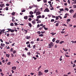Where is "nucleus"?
<instances>
[{
    "label": "nucleus",
    "instance_id": "f257e3e1",
    "mask_svg": "<svg viewBox=\"0 0 76 76\" xmlns=\"http://www.w3.org/2000/svg\"><path fill=\"white\" fill-rule=\"evenodd\" d=\"M48 46L49 47H48L47 48H52V47H53L54 46V43L53 42H51L48 45Z\"/></svg>",
    "mask_w": 76,
    "mask_h": 76
},
{
    "label": "nucleus",
    "instance_id": "f03ea898",
    "mask_svg": "<svg viewBox=\"0 0 76 76\" xmlns=\"http://www.w3.org/2000/svg\"><path fill=\"white\" fill-rule=\"evenodd\" d=\"M31 38V36H26V37L25 38L26 39H30Z\"/></svg>",
    "mask_w": 76,
    "mask_h": 76
},
{
    "label": "nucleus",
    "instance_id": "7ed1b4c3",
    "mask_svg": "<svg viewBox=\"0 0 76 76\" xmlns=\"http://www.w3.org/2000/svg\"><path fill=\"white\" fill-rule=\"evenodd\" d=\"M44 12H50V10L48 9V8H47L45 9L44 10Z\"/></svg>",
    "mask_w": 76,
    "mask_h": 76
},
{
    "label": "nucleus",
    "instance_id": "20e7f679",
    "mask_svg": "<svg viewBox=\"0 0 76 76\" xmlns=\"http://www.w3.org/2000/svg\"><path fill=\"white\" fill-rule=\"evenodd\" d=\"M41 15V12L40 11H37L36 12V15L37 16V15Z\"/></svg>",
    "mask_w": 76,
    "mask_h": 76
},
{
    "label": "nucleus",
    "instance_id": "39448f33",
    "mask_svg": "<svg viewBox=\"0 0 76 76\" xmlns=\"http://www.w3.org/2000/svg\"><path fill=\"white\" fill-rule=\"evenodd\" d=\"M38 76H41V75H42L43 73H42L41 71H39L38 72Z\"/></svg>",
    "mask_w": 76,
    "mask_h": 76
},
{
    "label": "nucleus",
    "instance_id": "423d86ee",
    "mask_svg": "<svg viewBox=\"0 0 76 76\" xmlns=\"http://www.w3.org/2000/svg\"><path fill=\"white\" fill-rule=\"evenodd\" d=\"M36 45H34L33 46V49L34 50H36Z\"/></svg>",
    "mask_w": 76,
    "mask_h": 76
},
{
    "label": "nucleus",
    "instance_id": "0eeeda50",
    "mask_svg": "<svg viewBox=\"0 0 76 76\" xmlns=\"http://www.w3.org/2000/svg\"><path fill=\"white\" fill-rule=\"evenodd\" d=\"M12 70H16V67L13 66L12 67Z\"/></svg>",
    "mask_w": 76,
    "mask_h": 76
},
{
    "label": "nucleus",
    "instance_id": "6e6552de",
    "mask_svg": "<svg viewBox=\"0 0 76 76\" xmlns=\"http://www.w3.org/2000/svg\"><path fill=\"white\" fill-rule=\"evenodd\" d=\"M1 47H3L5 46V44H3V43H1Z\"/></svg>",
    "mask_w": 76,
    "mask_h": 76
},
{
    "label": "nucleus",
    "instance_id": "1a4fd4ad",
    "mask_svg": "<svg viewBox=\"0 0 76 76\" xmlns=\"http://www.w3.org/2000/svg\"><path fill=\"white\" fill-rule=\"evenodd\" d=\"M70 13H72L74 12V10H71L69 11Z\"/></svg>",
    "mask_w": 76,
    "mask_h": 76
},
{
    "label": "nucleus",
    "instance_id": "9d476101",
    "mask_svg": "<svg viewBox=\"0 0 76 76\" xmlns=\"http://www.w3.org/2000/svg\"><path fill=\"white\" fill-rule=\"evenodd\" d=\"M27 47H28V48H31V45H30V44L27 45Z\"/></svg>",
    "mask_w": 76,
    "mask_h": 76
},
{
    "label": "nucleus",
    "instance_id": "9b49d317",
    "mask_svg": "<svg viewBox=\"0 0 76 76\" xmlns=\"http://www.w3.org/2000/svg\"><path fill=\"white\" fill-rule=\"evenodd\" d=\"M50 34L52 35V36H53V35H54L55 34H56V33H54L53 32H52L50 33Z\"/></svg>",
    "mask_w": 76,
    "mask_h": 76
},
{
    "label": "nucleus",
    "instance_id": "f8f14e48",
    "mask_svg": "<svg viewBox=\"0 0 76 76\" xmlns=\"http://www.w3.org/2000/svg\"><path fill=\"white\" fill-rule=\"evenodd\" d=\"M38 8H37V9H35V11L34 12V13H36V12H37V11H38Z\"/></svg>",
    "mask_w": 76,
    "mask_h": 76
},
{
    "label": "nucleus",
    "instance_id": "ddd939ff",
    "mask_svg": "<svg viewBox=\"0 0 76 76\" xmlns=\"http://www.w3.org/2000/svg\"><path fill=\"white\" fill-rule=\"evenodd\" d=\"M29 13L30 15H33V14H34V12L31 11Z\"/></svg>",
    "mask_w": 76,
    "mask_h": 76
},
{
    "label": "nucleus",
    "instance_id": "4468645a",
    "mask_svg": "<svg viewBox=\"0 0 76 76\" xmlns=\"http://www.w3.org/2000/svg\"><path fill=\"white\" fill-rule=\"evenodd\" d=\"M41 18V16L40 15H39L37 16V19H39V18Z\"/></svg>",
    "mask_w": 76,
    "mask_h": 76
},
{
    "label": "nucleus",
    "instance_id": "2eb2a0df",
    "mask_svg": "<svg viewBox=\"0 0 76 76\" xmlns=\"http://www.w3.org/2000/svg\"><path fill=\"white\" fill-rule=\"evenodd\" d=\"M4 6V4H1L0 5V6L1 8L3 7Z\"/></svg>",
    "mask_w": 76,
    "mask_h": 76
},
{
    "label": "nucleus",
    "instance_id": "dca6fc26",
    "mask_svg": "<svg viewBox=\"0 0 76 76\" xmlns=\"http://www.w3.org/2000/svg\"><path fill=\"white\" fill-rule=\"evenodd\" d=\"M6 57H8L9 58L10 57V55L8 54H6Z\"/></svg>",
    "mask_w": 76,
    "mask_h": 76
},
{
    "label": "nucleus",
    "instance_id": "f3484780",
    "mask_svg": "<svg viewBox=\"0 0 76 76\" xmlns=\"http://www.w3.org/2000/svg\"><path fill=\"white\" fill-rule=\"evenodd\" d=\"M28 18H34V15H31L28 16Z\"/></svg>",
    "mask_w": 76,
    "mask_h": 76
},
{
    "label": "nucleus",
    "instance_id": "a211bd4d",
    "mask_svg": "<svg viewBox=\"0 0 76 76\" xmlns=\"http://www.w3.org/2000/svg\"><path fill=\"white\" fill-rule=\"evenodd\" d=\"M28 26H30V27H32V24H31V23H28Z\"/></svg>",
    "mask_w": 76,
    "mask_h": 76
},
{
    "label": "nucleus",
    "instance_id": "6ab92c4d",
    "mask_svg": "<svg viewBox=\"0 0 76 76\" xmlns=\"http://www.w3.org/2000/svg\"><path fill=\"white\" fill-rule=\"evenodd\" d=\"M63 50H64V51H65V52H67V50H68V49H64V48H63Z\"/></svg>",
    "mask_w": 76,
    "mask_h": 76
},
{
    "label": "nucleus",
    "instance_id": "aec40b11",
    "mask_svg": "<svg viewBox=\"0 0 76 76\" xmlns=\"http://www.w3.org/2000/svg\"><path fill=\"white\" fill-rule=\"evenodd\" d=\"M58 25H59V23L58 22L57 23H56V26H58Z\"/></svg>",
    "mask_w": 76,
    "mask_h": 76
},
{
    "label": "nucleus",
    "instance_id": "412c9836",
    "mask_svg": "<svg viewBox=\"0 0 76 76\" xmlns=\"http://www.w3.org/2000/svg\"><path fill=\"white\" fill-rule=\"evenodd\" d=\"M60 42V40H57L56 41V43H57V44H58Z\"/></svg>",
    "mask_w": 76,
    "mask_h": 76
},
{
    "label": "nucleus",
    "instance_id": "4be33fe9",
    "mask_svg": "<svg viewBox=\"0 0 76 76\" xmlns=\"http://www.w3.org/2000/svg\"><path fill=\"white\" fill-rule=\"evenodd\" d=\"M32 23H33V25H35V23H36V22L33 21H32Z\"/></svg>",
    "mask_w": 76,
    "mask_h": 76
},
{
    "label": "nucleus",
    "instance_id": "5701e85b",
    "mask_svg": "<svg viewBox=\"0 0 76 76\" xmlns=\"http://www.w3.org/2000/svg\"><path fill=\"white\" fill-rule=\"evenodd\" d=\"M43 36H44V34H41L39 36V37H43Z\"/></svg>",
    "mask_w": 76,
    "mask_h": 76
},
{
    "label": "nucleus",
    "instance_id": "b1692460",
    "mask_svg": "<svg viewBox=\"0 0 76 76\" xmlns=\"http://www.w3.org/2000/svg\"><path fill=\"white\" fill-rule=\"evenodd\" d=\"M24 19H28V16H26L24 17Z\"/></svg>",
    "mask_w": 76,
    "mask_h": 76
},
{
    "label": "nucleus",
    "instance_id": "393cba45",
    "mask_svg": "<svg viewBox=\"0 0 76 76\" xmlns=\"http://www.w3.org/2000/svg\"><path fill=\"white\" fill-rule=\"evenodd\" d=\"M11 15H12V16H14V15H15V12H13L12 13H11Z\"/></svg>",
    "mask_w": 76,
    "mask_h": 76
},
{
    "label": "nucleus",
    "instance_id": "a878e982",
    "mask_svg": "<svg viewBox=\"0 0 76 76\" xmlns=\"http://www.w3.org/2000/svg\"><path fill=\"white\" fill-rule=\"evenodd\" d=\"M64 41H61L60 42L59 44H61L62 43H64Z\"/></svg>",
    "mask_w": 76,
    "mask_h": 76
},
{
    "label": "nucleus",
    "instance_id": "bb28decb",
    "mask_svg": "<svg viewBox=\"0 0 76 76\" xmlns=\"http://www.w3.org/2000/svg\"><path fill=\"white\" fill-rule=\"evenodd\" d=\"M4 31H5V29H3L1 31V32H4Z\"/></svg>",
    "mask_w": 76,
    "mask_h": 76
},
{
    "label": "nucleus",
    "instance_id": "cd10ccee",
    "mask_svg": "<svg viewBox=\"0 0 76 76\" xmlns=\"http://www.w3.org/2000/svg\"><path fill=\"white\" fill-rule=\"evenodd\" d=\"M41 68V66H40L39 67V68H38V72L39 70V69Z\"/></svg>",
    "mask_w": 76,
    "mask_h": 76
},
{
    "label": "nucleus",
    "instance_id": "c85d7f7f",
    "mask_svg": "<svg viewBox=\"0 0 76 76\" xmlns=\"http://www.w3.org/2000/svg\"><path fill=\"white\" fill-rule=\"evenodd\" d=\"M10 26H13L14 25V24H13V23H11L10 24Z\"/></svg>",
    "mask_w": 76,
    "mask_h": 76
},
{
    "label": "nucleus",
    "instance_id": "c756f323",
    "mask_svg": "<svg viewBox=\"0 0 76 76\" xmlns=\"http://www.w3.org/2000/svg\"><path fill=\"white\" fill-rule=\"evenodd\" d=\"M43 28L42 27H40L39 28V31H41L42 29Z\"/></svg>",
    "mask_w": 76,
    "mask_h": 76
},
{
    "label": "nucleus",
    "instance_id": "7c9ffc66",
    "mask_svg": "<svg viewBox=\"0 0 76 76\" xmlns=\"http://www.w3.org/2000/svg\"><path fill=\"white\" fill-rule=\"evenodd\" d=\"M41 32H40V31H38L37 32V33L38 34H39V35L41 34Z\"/></svg>",
    "mask_w": 76,
    "mask_h": 76
},
{
    "label": "nucleus",
    "instance_id": "2f4dec72",
    "mask_svg": "<svg viewBox=\"0 0 76 76\" xmlns=\"http://www.w3.org/2000/svg\"><path fill=\"white\" fill-rule=\"evenodd\" d=\"M7 30H8V31L9 32H10V31H11V28H7Z\"/></svg>",
    "mask_w": 76,
    "mask_h": 76
},
{
    "label": "nucleus",
    "instance_id": "473e14b6",
    "mask_svg": "<svg viewBox=\"0 0 76 76\" xmlns=\"http://www.w3.org/2000/svg\"><path fill=\"white\" fill-rule=\"evenodd\" d=\"M22 56L23 57H26V55L24 54V53H23Z\"/></svg>",
    "mask_w": 76,
    "mask_h": 76
},
{
    "label": "nucleus",
    "instance_id": "72a5a7b5",
    "mask_svg": "<svg viewBox=\"0 0 76 76\" xmlns=\"http://www.w3.org/2000/svg\"><path fill=\"white\" fill-rule=\"evenodd\" d=\"M59 10H60V11H61V12H62V11H63L64 10V9L63 8H62V9H60Z\"/></svg>",
    "mask_w": 76,
    "mask_h": 76
},
{
    "label": "nucleus",
    "instance_id": "f704fd0d",
    "mask_svg": "<svg viewBox=\"0 0 76 76\" xmlns=\"http://www.w3.org/2000/svg\"><path fill=\"white\" fill-rule=\"evenodd\" d=\"M45 73H47V72H48V70H45Z\"/></svg>",
    "mask_w": 76,
    "mask_h": 76
},
{
    "label": "nucleus",
    "instance_id": "c9c22d12",
    "mask_svg": "<svg viewBox=\"0 0 76 76\" xmlns=\"http://www.w3.org/2000/svg\"><path fill=\"white\" fill-rule=\"evenodd\" d=\"M41 21L40 20H39L37 22V23H41Z\"/></svg>",
    "mask_w": 76,
    "mask_h": 76
},
{
    "label": "nucleus",
    "instance_id": "e433bc0d",
    "mask_svg": "<svg viewBox=\"0 0 76 76\" xmlns=\"http://www.w3.org/2000/svg\"><path fill=\"white\" fill-rule=\"evenodd\" d=\"M28 56H31V52H28L27 53Z\"/></svg>",
    "mask_w": 76,
    "mask_h": 76
},
{
    "label": "nucleus",
    "instance_id": "4c0bfd02",
    "mask_svg": "<svg viewBox=\"0 0 76 76\" xmlns=\"http://www.w3.org/2000/svg\"><path fill=\"white\" fill-rule=\"evenodd\" d=\"M11 62H9L7 63V65H10Z\"/></svg>",
    "mask_w": 76,
    "mask_h": 76
},
{
    "label": "nucleus",
    "instance_id": "58836bf2",
    "mask_svg": "<svg viewBox=\"0 0 76 76\" xmlns=\"http://www.w3.org/2000/svg\"><path fill=\"white\" fill-rule=\"evenodd\" d=\"M50 9L51 10H54V7H52L51 8H50Z\"/></svg>",
    "mask_w": 76,
    "mask_h": 76
},
{
    "label": "nucleus",
    "instance_id": "ea45409f",
    "mask_svg": "<svg viewBox=\"0 0 76 76\" xmlns=\"http://www.w3.org/2000/svg\"><path fill=\"white\" fill-rule=\"evenodd\" d=\"M14 30H13V29H11V32H12V33H13V32H14Z\"/></svg>",
    "mask_w": 76,
    "mask_h": 76
},
{
    "label": "nucleus",
    "instance_id": "a19ab883",
    "mask_svg": "<svg viewBox=\"0 0 76 76\" xmlns=\"http://www.w3.org/2000/svg\"><path fill=\"white\" fill-rule=\"evenodd\" d=\"M41 18H45V15H42V17H41Z\"/></svg>",
    "mask_w": 76,
    "mask_h": 76
},
{
    "label": "nucleus",
    "instance_id": "79ce46f5",
    "mask_svg": "<svg viewBox=\"0 0 76 76\" xmlns=\"http://www.w3.org/2000/svg\"><path fill=\"white\" fill-rule=\"evenodd\" d=\"M50 22H54V19H51Z\"/></svg>",
    "mask_w": 76,
    "mask_h": 76
},
{
    "label": "nucleus",
    "instance_id": "37998d69",
    "mask_svg": "<svg viewBox=\"0 0 76 76\" xmlns=\"http://www.w3.org/2000/svg\"><path fill=\"white\" fill-rule=\"evenodd\" d=\"M6 10H9V7H7L5 8Z\"/></svg>",
    "mask_w": 76,
    "mask_h": 76
},
{
    "label": "nucleus",
    "instance_id": "c03bdc74",
    "mask_svg": "<svg viewBox=\"0 0 76 76\" xmlns=\"http://www.w3.org/2000/svg\"><path fill=\"white\" fill-rule=\"evenodd\" d=\"M56 20H58V16H56Z\"/></svg>",
    "mask_w": 76,
    "mask_h": 76
},
{
    "label": "nucleus",
    "instance_id": "a18cd8bd",
    "mask_svg": "<svg viewBox=\"0 0 76 76\" xmlns=\"http://www.w3.org/2000/svg\"><path fill=\"white\" fill-rule=\"evenodd\" d=\"M13 48H11V51H10V52H13Z\"/></svg>",
    "mask_w": 76,
    "mask_h": 76
},
{
    "label": "nucleus",
    "instance_id": "49530a36",
    "mask_svg": "<svg viewBox=\"0 0 76 76\" xmlns=\"http://www.w3.org/2000/svg\"><path fill=\"white\" fill-rule=\"evenodd\" d=\"M55 39H56V38H54L53 39H52V41L53 42H55Z\"/></svg>",
    "mask_w": 76,
    "mask_h": 76
},
{
    "label": "nucleus",
    "instance_id": "de8ad7c7",
    "mask_svg": "<svg viewBox=\"0 0 76 76\" xmlns=\"http://www.w3.org/2000/svg\"><path fill=\"white\" fill-rule=\"evenodd\" d=\"M33 6H34V7H38V6L37 5H33Z\"/></svg>",
    "mask_w": 76,
    "mask_h": 76
},
{
    "label": "nucleus",
    "instance_id": "09e8293b",
    "mask_svg": "<svg viewBox=\"0 0 76 76\" xmlns=\"http://www.w3.org/2000/svg\"><path fill=\"white\" fill-rule=\"evenodd\" d=\"M74 2H73V3L74 4H76V0H75V1H74Z\"/></svg>",
    "mask_w": 76,
    "mask_h": 76
},
{
    "label": "nucleus",
    "instance_id": "8fccbe9b",
    "mask_svg": "<svg viewBox=\"0 0 76 76\" xmlns=\"http://www.w3.org/2000/svg\"><path fill=\"white\" fill-rule=\"evenodd\" d=\"M29 43H30L29 41H28L26 42V44L27 45H28V44H29Z\"/></svg>",
    "mask_w": 76,
    "mask_h": 76
},
{
    "label": "nucleus",
    "instance_id": "3c124183",
    "mask_svg": "<svg viewBox=\"0 0 76 76\" xmlns=\"http://www.w3.org/2000/svg\"><path fill=\"white\" fill-rule=\"evenodd\" d=\"M39 27H40V25H39V24H38L37 26V28H38Z\"/></svg>",
    "mask_w": 76,
    "mask_h": 76
},
{
    "label": "nucleus",
    "instance_id": "603ef678",
    "mask_svg": "<svg viewBox=\"0 0 76 76\" xmlns=\"http://www.w3.org/2000/svg\"><path fill=\"white\" fill-rule=\"evenodd\" d=\"M25 49L26 51H28V49L27 48H25Z\"/></svg>",
    "mask_w": 76,
    "mask_h": 76
},
{
    "label": "nucleus",
    "instance_id": "864d4df0",
    "mask_svg": "<svg viewBox=\"0 0 76 76\" xmlns=\"http://www.w3.org/2000/svg\"><path fill=\"white\" fill-rule=\"evenodd\" d=\"M73 8L74 9H76V5H74L73 6Z\"/></svg>",
    "mask_w": 76,
    "mask_h": 76
},
{
    "label": "nucleus",
    "instance_id": "5fc2aeb1",
    "mask_svg": "<svg viewBox=\"0 0 76 76\" xmlns=\"http://www.w3.org/2000/svg\"><path fill=\"white\" fill-rule=\"evenodd\" d=\"M67 22H70V19H69L66 20Z\"/></svg>",
    "mask_w": 76,
    "mask_h": 76
},
{
    "label": "nucleus",
    "instance_id": "6e6d98bb",
    "mask_svg": "<svg viewBox=\"0 0 76 76\" xmlns=\"http://www.w3.org/2000/svg\"><path fill=\"white\" fill-rule=\"evenodd\" d=\"M61 34H64V33H65V31H62L61 32Z\"/></svg>",
    "mask_w": 76,
    "mask_h": 76
},
{
    "label": "nucleus",
    "instance_id": "4d7b16f0",
    "mask_svg": "<svg viewBox=\"0 0 76 76\" xmlns=\"http://www.w3.org/2000/svg\"><path fill=\"white\" fill-rule=\"evenodd\" d=\"M6 5L7 6H10V4H6Z\"/></svg>",
    "mask_w": 76,
    "mask_h": 76
},
{
    "label": "nucleus",
    "instance_id": "13d9d810",
    "mask_svg": "<svg viewBox=\"0 0 76 76\" xmlns=\"http://www.w3.org/2000/svg\"><path fill=\"white\" fill-rule=\"evenodd\" d=\"M47 0H43V2H44V3H47Z\"/></svg>",
    "mask_w": 76,
    "mask_h": 76
},
{
    "label": "nucleus",
    "instance_id": "bf43d9fd",
    "mask_svg": "<svg viewBox=\"0 0 76 76\" xmlns=\"http://www.w3.org/2000/svg\"><path fill=\"white\" fill-rule=\"evenodd\" d=\"M5 43H6V44H9V42H5Z\"/></svg>",
    "mask_w": 76,
    "mask_h": 76
},
{
    "label": "nucleus",
    "instance_id": "052dcab7",
    "mask_svg": "<svg viewBox=\"0 0 76 76\" xmlns=\"http://www.w3.org/2000/svg\"><path fill=\"white\" fill-rule=\"evenodd\" d=\"M64 10H66L67 11H69V9L67 8H65Z\"/></svg>",
    "mask_w": 76,
    "mask_h": 76
},
{
    "label": "nucleus",
    "instance_id": "680f3d73",
    "mask_svg": "<svg viewBox=\"0 0 76 76\" xmlns=\"http://www.w3.org/2000/svg\"><path fill=\"white\" fill-rule=\"evenodd\" d=\"M33 58H34V60H37V58L36 57H33Z\"/></svg>",
    "mask_w": 76,
    "mask_h": 76
},
{
    "label": "nucleus",
    "instance_id": "e2e57ef3",
    "mask_svg": "<svg viewBox=\"0 0 76 76\" xmlns=\"http://www.w3.org/2000/svg\"><path fill=\"white\" fill-rule=\"evenodd\" d=\"M44 28L45 30H48V28H46L45 27H44Z\"/></svg>",
    "mask_w": 76,
    "mask_h": 76
},
{
    "label": "nucleus",
    "instance_id": "0e129e2a",
    "mask_svg": "<svg viewBox=\"0 0 76 76\" xmlns=\"http://www.w3.org/2000/svg\"><path fill=\"white\" fill-rule=\"evenodd\" d=\"M15 24V26H18V23H14Z\"/></svg>",
    "mask_w": 76,
    "mask_h": 76
},
{
    "label": "nucleus",
    "instance_id": "69168bd1",
    "mask_svg": "<svg viewBox=\"0 0 76 76\" xmlns=\"http://www.w3.org/2000/svg\"><path fill=\"white\" fill-rule=\"evenodd\" d=\"M42 34H44V33H45V31H41Z\"/></svg>",
    "mask_w": 76,
    "mask_h": 76
},
{
    "label": "nucleus",
    "instance_id": "338daca9",
    "mask_svg": "<svg viewBox=\"0 0 76 76\" xmlns=\"http://www.w3.org/2000/svg\"><path fill=\"white\" fill-rule=\"evenodd\" d=\"M25 10L23 9V10L22 11V12H25Z\"/></svg>",
    "mask_w": 76,
    "mask_h": 76
},
{
    "label": "nucleus",
    "instance_id": "774afa93",
    "mask_svg": "<svg viewBox=\"0 0 76 76\" xmlns=\"http://www.w3.org/2000/svg\"><path fill=\"white\" fill-rule=\"evenodd\" d=\"M0 40L1 41V42H2V43H3V39H0Z\"/></svg>",
    "mask_w": 76,
    "mask_h": 76
}]
</instances>
